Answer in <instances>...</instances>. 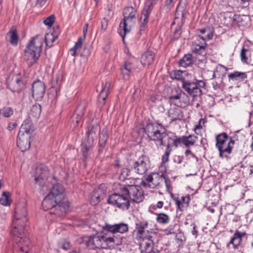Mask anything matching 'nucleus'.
<instances>
[{"instance_id": "a19ab883", "label": "nucleus", "mask_w": 253, "mask_h": 253, "mask_svg": "<svg viewBox=\"0 0 253 253\" xmlns=\"http://www.w3.org/2000/svg\"><path fill=\"white\" fill-rule=\"evenodd\" d=\"M157 0H147L145 2V6L143 10L150 13L152 7L156 4Z\"/></svg>"}, {"instance_id": "0e129e2a", "label": "nucleus", "mask_w": 253, "mask_h": 253, "mask_svg": "<svg viewBox=\"0 0 253 253\" xmlns=\"http://www.w3.org/2000/svg\"><path fill=\"white\" fill-rule=\"evenodd\" d=\"M185 154L186 156H188L189 155L191 154L192 156V157H195V155L193 154H192L191 151L189 149L186 150V151L185 152Z\"/></svg>"}, {"instance_id": "e2e57ef3", "label": "nucleus", "mask_w": 253, "mask_h": 253, "mask_svg": "<svg viewBox=\"0 0 253 253\" xmlns=\"http://www.w3.org/2000/svg\"><path fill=\"white\" fill-rule=\"evenodd\" d=\"M199 32L200 33V34H206V33H207V34L208 33V32H210V31L209 30H207V29H201V30H200L199 31Z\"/></svg>"}, {"instance_id": "2f4dec72", "label": "nucleus", "mask_w": 253, "mask_h": 253, "mask_svg": "<svg viewBox=\"0 0 253 253\" xmlns=\"http://www.w3.org/2000/svg\"><path fill=\"white\" fill-rule=\"evenodd\" d=\"M104 195V191L100 188L95 190L91 198V204L93 205H96L100 201V199H103Z\"/></svg>"}, {"instance_id": "2eb2a0df", "label": "nucleus", "mask_w": 253, "mask_h": 253, "mask_svg": "<svg viewBox=\"0 0 253 253\" xmlns=\"http://www.w3.org/2000/svg\"><path fill=\"white\" fill-rule=\"evenodd\" d=\"M136 21V18H123L120 24L118 33L124 41L126 35L131 30Z\"/></svg>"}, {"instance_id": "ea45409f", "label": "nucleus", "mask_w": 253, "mask_h": 253, "mask_svg": "<svg viewBox=\"0 0 253 253\" xmlns=\"http://www.w3.org/2000/svg\"><path fill=\"white\" fill-rule=\"evenodd\" d=\"M8 35L10 36V42L13 45H16L18 42V37L15 30L11 31Z\"/></svg>"}, {"instance_id": "f257e3e1", "label": "nucleus", "mask_w": 253, "mask_h": 253, "mask_svg": "<svg viewBox=\"0 0 253 253\" xmlns=\"http://www.w3.org/2000/svg\"><path fill=\"white\" fill-rule=\"evenodd\" d=\"M123 240V238L120 236L101 234L88 237L86 241V245L91 249H112L122 245Z\"/></svg>"}, {"instance_id": "a878e982", "label": "nucleus", "mask_w": 253, "mask_h": 253, "mask_svg": "<svg viewBox=\"0 0 253 253\" xmlns=\"http://www.w3.org/2000/svg\"><path fill=\"white\" fill-rule=\"evenodd\" d=\"M84 109L85 106L84 105L81 104L77 107L72 118V123L73 124L74 127H75L81 120L84 113Z\"/></svg>"}, {"instance_id": "a211bd4d", "label": "nucleus", "mask_w": 253, "mask_h": 253, "mask_svg": "<svg viewBox=\"0 0 253 253\" xmlns=\"http://www.w3.org/2000/svg\"><path fill=\"white\" fill-rule=\"evenodd\" d=\"M104 228L107 231L112 233L113 235H115L114 234L116 233L124 234L128 231V224L123 222L113 225L106 224Z\"/></svg>"}, {"instance_id": "7ed1b4c3", "label": "nucleus", "mask_w": 253, "mask_h": 253, "mask_svg": "<svg viewBox=\"0 0 253 253\" xmlns=\"http://www.w3.org/2000/svg\"><path fill=\"white\" fill-rule=\"evenodd\" d=\"M42 37L38 35L34 37L25 49L24 58L29 67L31 66L40 56L42 46Z\"/></svg>"}, {"instance_id": "052dcab7", "label": "nucleus", "mask_w": 253, "mask_h": 253, "mask_svg": "<svg viewBox=\"0 0 253 253\" xmlns=\"http://www.w3.org/2000/svg\"><path fill=\"white\" fill-rule=\"evenodd\" d=\"M164 180H165V183L166 184V186L167 189H168L170 186V181H169V180L167 178H165V177H164Z\"/></svg>"}, {"instance_id": "79ce46f5", "label": "nucleus", "mask_w": 253, "mask_h": 253, "mask_svg": "<svg viewBox=\"0 0 253 253\" xmlns=\"http://www.w3.org/2000/svg\"><path fill=\"white\" fill-rule=\"evenodd\" d=\"M0 203L1 205L7 206L10 204V201L8 197V193L3 192L0 198Z\"/></svg>"}, {"instance_id": "39448f33", "label": "nucleus", "mask_w": 253, "mask_h": 253, "mask_svg": "<svg viewBox=\"0 0 253 253\" xmlns=\"http://www.w3.org/2000/svg\"><path fill=\"white\" fill-rule=\"evenodd\" d=\"M31 131L29 121L25 120L21 126L17 139V146L22 151H25L30 148L29 138L31 136Z\"/></svg>"}, {"instance_id": "5701e85b", "label": "nucleus", "mask_w": 253, "mask_h": 253, "mask_svg": "<svg viewBox=\"0 0 253 253\" xmlns=\"http://www.w3.org/2000/svg\"><path fill=\"white\" fill-rule=\"evenodd\" d=\"M168 115L171 122L181 120L183 118V114L181 110L178 107H172V105L168 110Z\"/></svg>"}, {"instance_id": "774afa93", "label": "nucleus", "mask_w": 253, "mask_h": 253, "mask_svg": "<svg viewBox=\"0 0 253 253\" xmlns=\"http://www.w3.org/2000/svg\"><path fill=\"white\" fill-rule=\"evenodd\" d=\"M202 128V126L200 125V124H199V125H197L195 126V130H198V129H200Z\"/></svg>"}, {"instance_id": "c9c22d12", "label": "nucleus", "mask_w": 253, "mask_h": 253, "mask_svg": "<svg viewBox=\"0 0 253 253\" xmlns=\"http://www.w3.org/2000/svg\"><path fill=\"white\" fill-rule=\"evenodd\" d=\"M84 40L82 37L79 38L77 42L75 43L74 47L70 49L71 55L75 56L78 51H79L82 47L83 42Z\"/></svg>"}, {"instance_id": "4468645a", "label": "nucleus", "mask_w": 253, "mask_h": 253, "mask_svg": "<svg viewBox=\"0 0 253 253\" xmlns=\"http://www.w3.org/2000/svg\"><path fill=\"white\" fill-rule=\"evenodd\" d=\"M150 167L149 158L142 156L133 164V169L139 174H144Z\"/></svg>"}, {"instance_id": "a18cd8bd", "label": "nucleus", "mask_w": 253, "mask_h": 253, "mask_svg": "<svg viewBox=\"0 0 253 253\" xmlns=\"http://www.w3.org/2000/svg\"><path fill=\"white\" fill-rule=\"evenodd\" d=\"M130 172V169L128 168H124L122 169L121 172L119 175V179L124 181L127 179L129 176V173Z\"/></svg>"}, {"instance_id": "338daca9", "label": "nucleus", "mask_w": 253, "mask_h": 253, "mask_svg": "<svg viewBox=\"0 0 253 253\" xmlns=\"http://www.w3.org/2000/svg\"><path fill=\"white\" fill-rule=\"evenodd\" d=\"M89 55V52L88 50H86V52H85V53H81V55L82 56H88Z\"/></svg>"}, {"instance_id": "f3484780", "label": "nucleus", "mask_w": 253, "mask_h": 253, "mask_svg": "<svg viewBox=\"0 0 253 253\" xmlns=\"http://www.w3.org/2000/svg\"><path fill=\"white\" fill-rule=\"evenodd\" d=\"M45 91L44 84L39 80L35 82L32 85V95L37 100L42 99Z\"/></svg>"}, {"instance_id": "37998d69", "label": "nucleus", "mask_w": 253, "mask_h": 253, "mask_svg": "<svg viewBox=\"0 0 253 253\" xmlns=\"http://www.w3.org/2000/svg\"><path fill=\"white\" fill-rule=\"evenodd\" d=\"M171 144L172 143L170 144L169 142H168L167 149L165 151V154L164 155L162 159V163L163 164H165V163L169 161V156L171 152L170 147L171 146Z\"/></svg>"}, {"instance_id": "bb28decb", "label": "nucleus", "mask_w": 253, "mask_h": 253, "mask_svg": "<svg viewBox=\"0 0 253 253\" xmlns=\"http://www.w3.org/2000/svg\"><path fill=\"white\" fill-rule=\"evenodd\" d=\"M240 55L242 62L253 65V51L243 48Z\"/></svg>"}, {"instance_id": "0eeeda50", "label": "nucleus", "mask_w": 253, "mask_h": 253, "mask_svg": "<svg viewBox=\"0 0 253 253\" xmlns=\"http://www.w3.org/2000/svg\"><path fill=\"white\" fill-rule=\"evenodd\" d=\"M216 141V146L219 151L220 157H226L231 153L235 141L231 138L229 139L226 133H223L217 135Z\"/></svg>"}, {"instance_id": "6e6d98bb", "label": "nucleus", "mask_w": 253, "mask_h": 253, "mask_svg": "<svg viewBox=\"0 0 253 253\" xmlns=\"http://www.w3.org/2000/svg\"><path fill=\"white\" fill-rule=\"evenodd\" d=\"M111 86V84L110 82H107L106 83H105V85L104 86L103 88L102 89L103 90H106V91H108L109 92V88H110Z\"/></svg>"}, {"instance_id": "4c0bfd02", "label": "nucleus", "mask_w": 253, "mask_h": 253, "mask_svg": "<svg viewBox=\"0 0 253 253\" xmlns=\"http://www.w3.org/2000/svg\"><path fill=\"white\" fill-rule=\"evenodd\" d=\"M228 77L229 79H241L242 80H243L247 78V75L245 73L235 72L234 73L229 74L228 75Z\"/></svg>"}, {"instance_id": "c85d7f7f", "label": "nucleus", "mask_w": 253, "mask_h": 253, "mask_svg": "<svg viewBox=\"0 0 253 253\" xmlns=\"http://www.w3.org/2000/svg\"><path fill=\"white\" fill-rule=\"evenodd\" d=\"M246 235L245 232H241L238 230L236 231L229 244H232L234 249L237 248L240 244L242 238ZM228 246H229V245Z\"/></svg>"}, {"instance_id": "8fccbe9b", "label": "nucleus", "mask_w": 253, "mask_h": 253, "mask_svg": "<svg viewBox=\"0 0 253 253\" xmlns=\"http://www.w3.org/2000/svg\"><path fill=\"white\" fill-rule=\"evenodd\" d=\"M108 93V91H106V90L102 89L98 96V100L101 103H104V101L107 97Z\"/></svg>"}, {"instance_id": "69168bd1", "label": "nucleus", "mask_w": 253, "mask_h": 253, "mask_svg": "<svg viewBox=\"0 0 253 253\" xmlns=\"http://www.w3.org/2000/svg\"><path fill=\"white\" fill-rule=\"evenodd\" d=\"M164 203L162 201H159L157 204V208L160 209L162 208L163 206Z\"/></svg>"}, {"instance_id": "4d7b16f0", "label": "nucleus", "mask_w": 253, "mask_h": 253, "mask_svg": "<svg viewBox=\"0 0 253 253\" xmlns=\"http://www.w3.org/2000/svg\"><path fill=\"white\" fill-rule=\"evenodd\" d=\"M46 2V0H38L37 1V5L40 6H43Z\"/></svg>"}, {"instance_id": "dca6fc26", "label": "nucleus", "mask_w": 253, "mask_h": 253, "mask_svg": "<svg viewBox=\"0 0 253 253\" xmlns=\"http://www.w3.org/2000/svg\"><path fill=\"white\" fill-rule=\"evenodd\" d=\"M148 222L146 220L141 221L136 224V238L144 241L145 238H151L150 233L147 229Z\"/></svg>"}, {"instance_id": "c756f323", "label": "nucleus", "mask_w": 253, "mask_h": 253, "mask_svg": "<svg viewBox=\"0 0 253 253\" xmlns=\"http://www.w3.org/2000/svg\"><path fill=\"white\" fill-rule=\"evenodd\" d=\"M134 70V66L131 62L127 61L121 69V74L124 79H126Z\"/></svg>"}, {"instance_id": "13d9d810", "label": "nucleus", "mask_w": 253, "mask_h": 253, "mask_svg": "<svg viewBox=\"0 0 253 253\" xmlns=\"http://www.w3.org/2000/svg\"><path fill=\"white\" fill-rule=\"evenodd\" d=\"M62 248L65 250H68L70 248V245L69 243H64L62 245Z\"/></svg>"}, {"instance_id": "f03ea898", "label": "nucleus", "mask_w": 253, "mask_h": 253, "mask_svg": "<svg viewBox=\"0 0 253 253\" xmlns=\"http://www.w3.org/2000/svg\"><path fill=\"white\" fill-rule=\"evenodd\" d=\"M24 224L18 220L13 221L11 234L14 236L15 242L19 248V253H28L29 252L28 246L30 244V240L27 237L26 232L24 230Z\"/></svg>"}, {"instance_id": "4be33fe9", "label": "nucleus", "mask_w": 253, "mask_h": 253, "mask_svg": "<svg viewBox=\"0 0 253 253\" xmlns=\"http://www.w3.org/2000/svg\"><path fill=\"white\" fill-rule=\"evenodd\" d=\"M87 139L84 140L82 144V152L84 159H86L93 144L95 137L87 135Z\"/></svg>"}, {"instance_id": "cd10ccee", "label": "nucleus", "mask_w": 253, "mask_h": 253, "mask_svg": "<svg viewBox=\"0 0 253 253\" xmlns=\"http://www.w3.org/2000/svg\"><path fill=\"white\" fill-rule=\"evenodd\" d=\"M155 53L152 51H147L141 57V63L143 66H149L154 62Z\"/></svg>"}, {"instance_id": "e433bc0d", "label": "nucleus", "mask_w": 253, "mask_h": 253, "mask_svg": "<svg viewBox=\"0 0 253 253\" xmlns=\"http://www.w3.org/2000/svg\"><path fill=\"white\" fill-rule=\"evenodd\" d=\"M149 14V12H148L144 10L142 11L139 20L140 25L141 27V30H142V28H144L145 27V25L147 23Z\"/></svg>"}, {"instance_id": "423d86ee", "label": "nucleus", "mask_w": 253, "mask_h": 253, "mask_svg": "<svg viewBox=\"0 0 253 253\" xmlns=\"http://www.w3.org/2000/svg\"><path fill=\"white\" fill-rule=\"evenodd\" d=\"M49 172L47 168L43 165H39L36 169L35 180L37 184L39 186L40 192L43 194L47 192L49 185H46L48 182L47 178Z\"/></svg>"}, {"instance_id": "473e14b6", "label": "nucleus", "mask_w": 253, "mask_h": 253, "mask_svg": "<svg viewBox=\"0 0 253 253\" xmlns=\"http://www.w3.org/2000/svg\"><path fill=\"white\" fill-rule=\"evenodd\" d=\"M136 10L132 6L124 8L123 11L124 18H136Z\"/></svg>"}, {"instance_id": "20e7f679", "label": "nucleus", "mask_w": 253, "mask_h": 253, "mask_svg": "<svg viewBox=\"0 0 253 253\" xmlns=\"http://www.w3.org/2000/svg\"><path fill=\"white\" fill-rule=\"evenodd\" d=\"M148 136L156 142L158 146L166 145L167 141H171V138L169 137L165 129L162 126L155 124H149L145 128Z\"/></svg>"}, {"instance_id": "ddd939ff", "label": "nucleus", "mask_w": 253, "mask_h": 253, "mask_svg": "<svg viewBox=\"0 0 253 253\" xmlns=\"http://www.w3.org/2000/svg\"><path fill=\"white\" fill-rule=\"evenodd\" d=\"M164 179L163 174L158 173H152L148 175L145 180L142 181L144 186L151 188H154L161 185Z\"/></svg>"}, {"instance_id": "864d4df0", "label": "nucleus", "mask_w": 253, "mask_h": 253, "mask_svg": "<svg viewBox=\"0 0 253 253\" xmlns=\"http://www.w3.org/2000/svg\"><path fill=\"white\" fill-rule=\"evenodd\" d=\"M147 240L146 242H144V246L146 250H149L150 249V250H151V246L152 244V241L151 240V238H145V240Z\"/></svg>"}, {"instance_id": "9b49d317", "label": "nucleus", "mask_w": 253, "mask_h": 253, "mask_svg": "<svg viewBox=\"0 0 253 253\" xmlns=\"http://www.w3.org/2000/svg\"><path fill=\"white\" fill-rule=\"evenodd\" d=\"M169 102L178 107H185L190 103V99L187 94L181 90H176V93L169 96Z\"/></svg>"}, {"instance_id": "603ef678", "label": "nucleus", "mask_w": 253, "mask_h": 253, "mask_svg": "<svg viewBox=\"0 0 253 253\" xmlns=\"http://www.w3.org/2000/svg\"><path fill=\"white\" fill-rule=\"evenodd\" d=\"M101 31L104 32L108 27V20L106 18H103L101 21Z\"/></svg>"}, {"instance_id": "f704fd0d", "label": "nucleus", "mask_w": 253, "mask_h": 253, "mask_svg": "<svg viewBox=\"0 0 253 253\" xmlns=\"http://www.w3.org/2000/svg\"><path fill=\"white\" fill-rule=\"evenodd\" d=\"M187 75V72H182L180 70L173 71L170 74L171 78L173 79L181 80L182 84L183 81H185L184 77Z\"/></svg>"}, {"instance_id": "de8ad7c7", "label": "nucleus", "mask_w": 253, "mask_h": 253, "mask_svg": "<svg viewBox=\"0 0 253 253\" xmlns=\"http://www.w3.org/2000/svg\"><path fill=\"white\" fill-rule=\"evenodd\" d=\"M98 126L97 123L92 125L90 128H89L86 134L96 137V133L98 130Z\"/></svg>"}, {"instance_id": "5fc2aeb1", "label": "nucleus", "mask_w": 253, "mask_h": 253, "mask_svg": "<svg viewBox=\"0 0 253 253\" xmlns=\"http://www.w3.org/2000/svg\"><path fill=\"white\" fill-rule=\"evenodd\" d=\"M88 24L86 23L83 28V37H82L84 39H85L86 36V34L87 33V29L88 27Z\"/></svg>"}, {"instance_id": "09e8293b", "label": "nucleus", "mask_w": 253, "mask_h": 253, "mask_svg": "<svg viewBox=\"0 0 253 253\" xmlns=\"http://www.w3.org/2000/svg\"><path fill=\"white\" fill-rule=\"evenodd\" d=\"M108 139V135L106 131H103L100 135L99 143L100 146H103Z\"/></svg>"}, {"instance_id": "393cba45", "label": "nucleus", "mask_w": 253, "mask_h": 253, "mask_svg": "<svg viewBox=\"0 0 253 253\" xmlns=\"http://www.w3.org/2000/svg\"><path fill=\"white\" fill-rule=\"evenodd\" d=\"M8 87L13 92L20 91L24 86V84L19 76H15L13 79V82L8 84Z\"/></svg>"}, {"instance_id": "bf43d9fd", "label": "nucleus", "mask_w": 253, "mask_h": 253, "mask_svg": "<svg viewBox=\"0 0 253 253\" xmlns=\"http://www.w3.org/2000/svg\"><path fill=\"white\" fill-rule=\"evenodd\" d=\"M175 204L177 206V209H179V210L181 211V206L182 203L179 200H176V202H175Z\"/></svg>"}, {"instance_id": "58836bf2", "label": "nucleus", "mask_w": 253, "mask_h": 253, "mask_svg": "<svg viewBox=\"0 0 253 253\" xmlns=\"http://www.w3.org/2000/svg\"><path fill=\"white\" fill-rule=\"evenodd\" d=\"M192 62V58L191 54L185 55L182 59L180 60L179 63L181 66L187 67L189 66Z\"/></svg>"}, {"instance_id": "7c9ffc66", "label": "nucleus", "mask_w": 253, "mask_h": 253, "mask_svg": "<svg viewBox=\"0 0 253 253\" xmlns=\"http://www.w3.org/2000/svg\"><path fill=\"white\" fill-rule=\"evenodd\" d=\"M42 111L41 106L39 104L33 105L29 114V118L32 121H36L40 117Z\"/></svg>"}, {"instance_id": "1a4fd4ad", "label": "nucleus", "mask_w": 253, "mask_h": 253, "mask_svg": "<svg viewBox=\"0 0 253 253\" xmlns=\"http://www.w3.org/2000/svg\"><path fill=\"white\" fill-rule=\"evenodd\" d=\"M108 202L109 204L116 206L122 210H127L130 206V201L126 195L123 192L121 193H114L110 196Z\"/></svg>"}, {"instance_id": "49530a36", "label": "nucleus", "mask_w": 253, "mask_h": 253, "mask_svg": "<svg viewBox=\"0 0 253 253\" xmlns=\"http://www.w3.org/2000/svg\"><path fill=\"white\" fill-rule=\"evenodd\" d=\"M13 111L10 107H4L0 109V115L4 117H9L13 114Z\"/></svg>"}, {"instance_id": "6e6552de", "label": "nucleus", "mask_w": 253, "mask_h": 253, "mask_svg": "<svg viewBox=\"0 0 253 253\" xmlns=\"http://www.w3.org/2000/svg\"><path fill=\"white\" fill-rule=\"evenodd\" d=\"M205 85V82L197 80L193 82H190L186 80L183 81L181 84V86L185 91L193 97L201 96L203 94L201 88H204Z\"/></svg>"}, {"instance_id": "3c124183", "label": "nucleus", "mask_w": 253, "mask_h": 253, "mask_svg": "<svg viewBox=\"0 0 253 253\" xmlns=\"http://www.w3.org/2000/svg\"><path fill=\"white\" fill-rule=\"evenodd\" d=\"M54 21V17L53 15H51L44 20V23L45 25L50 27L53 24Z\"/></svg>"}, {"instance_id": "b1692460", "label": "nucleus", "mask_w": 253, "mask_h": 253, "mask_svg": "<svg viewBox=\"0 0 253 253\" xmlns=\"http://www.w3.org/2000/svg\"><path fill=\"white\" fill-rule=\"evenodd\" d=\"M27 211L24 206L21 207L18 205L16 206L14 215L15 219L14 220H18L19 222L25 224L27 221Z\"/></svg>"}, {"instance_id": "9d476101", "label": "nucleus", "mask_w": 253, "mask_h": 253, "mask_svg": "<svg viewBox=\"0 0 253 253\" xmlns=\"http://www.w3.org/2000/svg\"><path fill=\"white\" fill-rule=\"evenodd\" d=\"M123 192L129 200L136 203L142 201L144 196L141 188L138 185H127L123 188Z\"/></svg>"}, {"instance_id": "aec40b11", "label": "nucleus", "mask_w": 253, "mask_h": 253, "mask_svg": "<svg viewBox=\"0 0 253 253\" xmlns=\"http://www.w3.org/2000/svg\"><path fill=\"white\" fill-rule=\"evenodd\" d=\"M61 201L56 200V198L52 197V195L49 194L44 198L42 203V206L44 211L51 209L56 206L58 208L62 205L63 203Z\"/></svg>"}, {"instance_id": "f8f14e48", "label": "nucleus", "mask_w": 253, "mask_h": 253, "mask_svg": "<svg viewBox=\"0 0 253 253\" xmlns=\"http://www.w3.org/2000/svg\"><path fill=\"white\" fill-rule=\"evenodd\" d=\"M212 34L208 32L206 36L200 35L197 41H195L192 45V50L193 52L198 54L205 53V47L206 45V41L211 39L212 37Z\"/></svg>"}, {"instance_id": "6ab92c4d", "label": "nucleus", "mask_w": 253, "mask_h": 253, "mask_svg": "<svg viewBox=\"0 0 253 253\" xmlns=\"http://www.w3.org/2000/svg\"><path fill=\"white\" fill-rule=\"evenodd\" d=\"M46 185H49V188L47 192L50 190L49 195H52V197H54V198H56V200L57 201H62L64 198V189L62 185L56 183L53 184L52 186V188L51 189V184L49 183L48 182Z\"/></svg>"}, {"instance_id": "72a5a7b5", "label": "nucleus", "mask_w": 253, "mask_h": 253, "mask_svg": "<svg viewBox=\"0 0 253 253\" xmlns=\"http://www.w3.org/2000/svg\"><path fill=\"white\" fill-rule=\"evenodd\" d=\"M58 38V35L52 33H47L45 36L46 45L51 47L53 45L54 42Z\"/></svg>"}, {"instance_id": "680f3d73", "label": "nucleus", "mask_w": 253, "mask_h": 253, "mask_svg": "<svg viewBox=\"0 0 253 253\" xmlns=\"http://www.w3.org/2000/svg\"><path fill=\"white\" fill-rule=\"evenodd\" d=\"M15 124L10 123L7 126V128L9 130H11L15 127Z\"/></svg>"}, {"instance_id": "412c9836", "label": "nucleus", "mask_w": 253, "mask_h": 253, "mask_svg": "<svg viewBox=\"0 0 253 253\" xmlns=\"http://www.w3.org/2000/svg\"><path fill=\"white\" fill-rule=\"evenodd\" d=\"M197 137L195 135H190L188 136H183L175 139H171V142L175 146L177 147L178 143H182L186 147H188L194 144Z\"/></svg>"}, {"instance_id": "c03bdc74", "label": "nucleus", "mask_w": 253, "mask_h": 253, "mask_svg": "<svg viewBox=\"0 0 253 253\" xmlns=\"http://www.w3.org/2000/svg\"><path fill=\"white\" fill-rule=\"evenodd\" d=\"M169 219L168 215L163 213L159 214L156 218L158 222L162 224L167 223Z\"/></svg>"}]
</instances>
